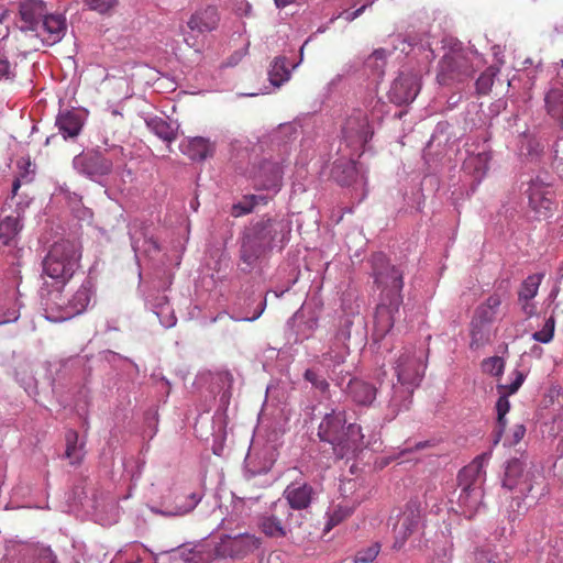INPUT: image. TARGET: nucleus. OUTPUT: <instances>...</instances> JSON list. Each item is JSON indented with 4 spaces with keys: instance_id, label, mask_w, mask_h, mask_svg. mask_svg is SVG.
Returning <instances> with one entry per match:
<instances>
[{
    "instance_id": "1",
    "label": "nucleus",
    "mask_w": 563,
    "mask_h": 563,
    "mask_svg": "<svg viewBox=\"0 0 563 563\" xmlns=\"http://www.w3.org/2000/svg\"><path fill=\"white\" fill-rule=\"evenodd\" d=\"M372 275L382 290L380 301L375 311V333L385 336L399 317L402 303L404 272L399 266L390 265L384 253L371 256Z\"/></svg>"
},
{
    "instance_id": "2",
    "label": "nucleus",
    "mask_w": 563,
    "mask_h": 563,
    "mask_svg": "<svg viewBox=\"0 0 563 563\" xmlns=\"http://www.w3.org/2000/svg\"><path fill=\"white\" fill-rule=\"evenodd\" d=\"M426 366V354L422 350L405 349L394 367L397 384L380 383V396L393 418L409 409L412 394L424 376Z\"/></svg>"
},
{
    "instance_id": "3",
    "label": "nucleus",
    "mask_w": 563,
    "mask_h": 563,
    "mask_svg": "<svg viewBox=\"0 0 563 563\" xmlns=\"http://www.w3.org/2000/svg\"><path fill=\"white\" fill-rule=\"evenodd\" d=\"M290 232V222L285 219L263 217L252 221L239 240L242 271H253L275 246L288 241Z\"/></svg>"
},
{
    "instance_id": "4",
    "label": "nucleus",
    "mask_w": 563,
    "mask_h": 563,
    "mask_svg": "<svg viewBox=\"0 0 563 563\" xmlns=\"http://www.w3.org/2000/svg\"><path fill=\"white\" fill-rule=\"evenodd\" d=\"M318 438L331 445L336 459L353 456L364 446L361 427L346 423L345 410L340 409L324 415L318 428Z\"/></svg>"
},
{
    "instance_id": "5",
    "label": "nucleus",
    "mask_w": 563,
    "mask_h": 563,
    "mask_svg": "<svg viewBox=\"0 0 563 563\" xmlns=\"http://www.w3.org/2000/svg\"><path fill=\"white\" fill-rule=\"evenodd\" d=\"M80 258V247L75 241L55 242L43 260V274L56 285L65 286L79 268Z\"/></svg>"
},
{
    "instance_id": "6",
    "label": "nucleus",
    "mask_w": 563,
    "mask_h": 563,
    "mask_svg": "<svg viewBox=\"0 0 563 563\" xmlns=\"http://www.w3.org/2000/svg\"><path fill=\"white\" fill-rule=\"evenodd\" d=\"M483 64L482 56L471 49H451L439 62L438 81L449 85L451 81H464L472 77Z\"/></svg>"
},
{
    "instance_id": "7",
    "label": "nucleus",
    "mask_w": 563,
    "mask_h": 563,
    "mask_svg": "<svg viewBox=\"0 0 563 563\" xmlns=\"http://www.w3.org/2000/svg\"><path fill=\"white\" fill-rule=\"evenodd\" d=\"M299 517L280 498L273 503L271 512L262 517L260 527L263 533L269 538H283L300 526Z\"/></svg>"
},
{
    "instance_id": "8",
    "label": "nucleus",
    "mask_w": 563,
    "mask_h": 563,
    "mask_svg": "<svg viewBox=\"0 0 563 563\" xmlns=\"http://www.w3.org/2000/svg\"><path fill=\"white\" fill-rule=\"evenodd\" d=\"M258 545L260 542L253 534L240 533L234 537L225 534L220 538L219 542L213 544L206 559H200V562L227 558L242 559L257 549Z\"/></svg>"
},
{
    "instance_id": "9",
    "label": "nucleus",
    "mask_w": 563,
    "mask_h": 563,
    "mask_svg": "<svg viewBox=\"0 0 563 563\" xmlns=\"http://www.w3.org/2000/svg\"><path fill=\"white\" fill-rule=\"evenodd\" d=\"M422 528V512L420 505L409 503L405 510L398 516L394 523V544L393 548L399 550L404 547L408 538Z\"/></svg>"
},
{
    "instance_id": "10",
    "label": "nucleus",
    "mask_w": 563,
    "mask_h": 563,
    "mask_svg": "<svg viewBox=\"0 0 563 563\" xmlns=\"http://www.w3.org/2000/svg\"><path fill=\"white\" fill-rule=\"evenodd\" d=\"M112 167V161L98 151L81 152L73 158V168L91 180L109 175Z\"/></svg>"
},
{
    "instance_id": "11",
    "label": "nucleus",
    "mask_w": 563,
    "mask_h": 563,
    "mask_svg": "<svg viewBox=\"0 0 563 563\" xmlns=\"http://www.w3.org/2000/svg\"><path fill=\"white\" fill-rule=\"evenodd\" d=\"M63 287L62 285H56L53 289L44 287L41 290V305L45 318L49 321L63 322L73 318V314H68V310L71 307L69 297L63 295Z\"/></svg>"
},
{
    "instance_id": "12",
    "label": "nucleus",
    "mask_w": 563,
    "mask_h": 563,
    "mask_svg": "<svg viewBox=\"0 0 563 563\" xmlns=\"http://www.w3.org/2000/svg\"><path fill=\"white\" fill-rule=\"evenodd\" d=\"M343 139L351 147H363L373 136L367 114L354 110L342 126Z\"/></svg>"
},
{
    "instance_id": "13",
    "label": "nucleus",
    "mask_w": 563,
    "mask_h": 563,
    "mask_svg": "<svg viewBox=\"0 0 563 563\" xmlns=\"http://www.w3.org/2000/svg\"><path fill=\"white\" fill-rule=\"evenodd\" d=\"M530 207L543 218L551 216L554 207V191L552 186L540 176L529 181L527 189Z\"/></svg>"
},
{
    "instance_id": "14",
    "label": "nucleus",
    "mask_w": 563,
    "mask_h": 563,
    "mask_svg": "<svg viewBox=\"0 0 563 563\" xmlns=\"http://www.w3.org/2000/svg\"><path fill=\"white\" fill-rule=\"evenodd\" d=\"M523 380L525 375L520 372H516V378L510 385L498 386L500 396L496 402L497 420L494 429V445L499 443L507 426L506 415L510 409L508 396L515 394L520 388Z\"/></svg>"
},
{
    "instance_id": "15",
    "label": "nucleus",
    "mask_w": 563,
    "mask_h": 563,
    "mask_svg": "<svg viewBox=\"0 0 563 563\" xmlns=\"http://www.w3.org/2000/svg\"><path fill=\"white\" fill-rule=\"evenodd\" d=\"M317 498L318 492L312 485L305 481H295L286 486L282 500L287 503L294 512L308 509Z\"/></svg>"
},
{
    "instance_id": "16",
    "label": "nucleus",
    "mask_w": 563,
    "mask_h": 563,
    "mask_svg": "<svg viewBox=\"0 0 563 563\" xmlns=\"http://www.w3.org/2000/svg\"><path fill=\"white\" fill-rule=\"evenodd\" d=\"M420 78L413 73H401L393 82L388 97L397 106L412 102L420 91Z\"/></svg>"
},
{
    "instance_id": "17",
    "label": "nucleus",
    "mask_w": 563,
    "mask_h": 563,
    "mask_svg": "<svg viewBox=\"0 0 563 563\" xmlns=\"http://www.w3.org/2000/svg\"><path fill=\"white\" fill-rule=\"evenodd\" d=\"M67 32V21L63 14L47 13L32 35L44 45L52 46L63 40Z\"/></svg>"
},
{
    "instance_id": "18",
    "label": "nucleus",
    "mask_w": 563,
    "mask_h": 563,
    "mask_svg": "<svg viewBox=\"0 0 563 563\" xmlns=\"http://www.w3.org/2000/svg\"><path fill=\"white\" fill-rule=\"evenodd\" d=\"M503 487L508 490H517L522 497L531 492L530 475L525 471V464L521 460L515 457L507 462Z\"/></svg>"
},
{
    "instance_id": "19",
    "label": "nucleus",
    "mask_w": 563,
    "mask_h": 563,
    "mask_svg": "<svg viewBox=\"0 0 563 563\" xmlns=\"http://www.w3.org/2000/svg\"><path fill=\"white\" fill-rule=\"evenodd\" d=\"M347 354V346L336 345V350L330 349L322 354L319 363L327 371L330 379L335 382L338 386H342L344 378L349 375V371L342 368Z\"/></svg>"
},
{
    "instance_id": "20",
    "label": "nucleus",
    "mask_w": 563,
    "mask_h": 563,
    "mask_svg": "<svg viewBox=\"0 0 563 563\" xmlns=\"http://www.w3.org/2000/svg\"><path fill=\"white\" fill-rule=\"evenodd\" d=\"M283 167L279 163L264 161L260 164L255 175V186L260 189L276 194L282 187Z\"/></svg>"
},
{
    "instance_id": "21",
    "label": "nucleus",
    "mask_w": 563,
    "mask_h": 563,
    "mask_svg": "<svg viewBox=\"0 0 563 563\" xmlns=\"http://www.w3.org/2000/svg\"><path fill=\"white\" fill-rule=\"evenodd\" d=\"M20 24L22 32L33 33L41 21L46 16L48 10L42 0H25L20 3Z\"/></svg>"
},
{
    "instance_id": "22",
    "label": "nucleus",
    "mask_w": 563,
    "mask_h": 563,
    "mask_svg": "<svg viewBox=\"0 0 563 563\" xmlns=\"http://www.w3.org/2000/svg\"><path fill=\"white\" fill-rule=\"evenodd\" d=\"M200 500L201 495L198 493H190L187 495L177 494L175 495L174 503L172 505L163 503L162 508L151 507V511L164 517H180L192 511Z\"/></svg>"
},
{
    "instance_id": "23",
    "label": "nucleus",
    "mask_w": 563,
    "mask_h": 563,
    "mask_svg": "<svg viewBox=\"0 0 563 563\" xmlns=\"http://www.w3.org/2000/svg\"><path fill=\"white\" fill-rule=\"evenodd\" d=\"M490 456V451L484 452L463 467L459 473V484L470 486L478 485L482 487L486 476L485 466L488 464Z\"/></svg>"
},
{
    "instance_id": "24",
    "label": "nucleus",
    "mask_w": 563,
    "mask_h": 563,
    "mask_svg": "<svg viewBox=\"0 0 563 563\" xmlns=\"http://www.w3.org/2000/svg\"><path fill=\"white\" fill-rule=\"evenodd\" d=\"M85 123L84 114L77 110H65L56 117V126L65 140L75 139L79 135Z\"/></svg>"
},
{
    "instance_id": "25",
    "label": "nucleus",
    "mask_w": 563,
    "mask_h": 563,
    "mask_svg": "<svg viewBox=\"0 0 563 563\" xmlns=\"http://www.w3.org/2000/svg\"><path fill=\"white\" fill-rule=\"evenodd\" d=\"M347 396L360 406H371L376 399L377 389L372 384L351 378L345 388Z\"/></svg>"
},
{
    "instance_id": "26",
    "label": "nucleus",
    "mask_w": 563,
    "mask_h": 563,
    "mask_svg": "<svg viewBox=\"0 0 563 563\" xmlns=\"http://www.w3.org/2000/svg\"><path fill=\"white\" fill-rule=\"evenodd\" d=\"M219 23L218 11L214 7H207L196 11L188 21V27L191 32L199 34L210 32L217 27Z\"/></svg>"
},
{
    "instance_id": "27",
    "label": "nucleus",
    "mask_w": 563,
    "mask_h": 563,
    "mask_svg": "<svg viewBox=\"0 0 563 563\" xmlns=\"http://www.w3.org/2000/svg\"><path fill=\"white\" fill-rule=\"evenodd\" d=\"M23 229L20 211L5 216L0 220V243L8 246L16 245L19 235Z\"/></svg>"
},
{
    "instance_id": "28",
    "label": "nucleus",
    "mask_w": 563,
    "mask_h": 563,
    "mask_svg": "<svg viewBox=\"0 0 563 563\" xmlns=\"http://www.w3.org/2000/svg\"><path fill=\"white\" fill-rule=\"evenodd\" d=\"M179 148L183 154L187 155L192 161H203L213 153V145L208 139L201 136L183 141Z\"/></svg>"
},
{
    "instance_id": "29",
    "label": "nucleus",
    "mask_w": 563,
    "mask_h": 563,
    "mask_svg": "<svg viewBox=\"0 0 563 563\" xmlns=\"http://www.w3.org/2000/svg\"><path fill=\"white\" fill-rule=\"evenodd\" d=\"M93 283L90 278H86L80 287L69 297L71 307L68 310V314H73V318L82 313L89 306L93 296Z\"/></svg>"
},
{
    "instance_id": "30",
    "label": "nucleus",
    "mask_w": 563,
    "mask_h": 563,
    "mask_svg": "<svg viewBox=\"0 0 563 563\" xmlns=\"http://www.w3.org/2000/svg\"><path fill=\"white\" fill-rule=\"evenodd\" d=\"M289 324L297 335L296 341H303L313 334L318 327V319L312 312L306 316L303 310H298L290 319Z\"/></svg>"
},
{
    "instance_id": "31",
    "label": "nucleus",
    "mask_w": 563,
    "mask_h": 563,
    "mask_svg": "<svg viewBox=\"0 0 563 563\" xmlns=\"http://www.w3.org/2000/svg\"><path fill=\"white\" fill-rule=\"evenodd\" d=\"M20 308L16 290H11L3 299L0 298V325L16 321Z\"/></svg>"
},
{
    "instance_id": "32",
    "label": "nucleus",
    "mask_w": 563,
    "mask_h": 563,
    "mask_svg": "<svg viewBox=\"0 0 563 563\" xmlns=\"http://www.w3.org/2000/svg\"><path fill=\"white\" fill-rule=\"evenodd\" d=\"M66 451L65 457L69 460L70 464L76 465L81 463L85 457V441L79 440V435L76 431L69 430L65 437Z\"/></svg>"
},
{
    "instance_id": "33",
    "label": "nucleus",
    "mask_w": 563,
    "mask_h": 563,
    "mask_svg": "<svg viewBox=\"0 0 563 563\" xmlns=\"http://www.w3.org/2000/svg\"><path fill=\"white\" fill-rule=\"evenodd\" d=\"M145 123L155 135L167 143H172L177 137V129L161 117H148Z\"/></svg>"
},
{
    "instance_id": "34",
    "label": "nucleus",
    "mask_w": 563,
    "mask_h": 563,
    "mask_svg": "<svg viewBox=\"0 0 563 563\" xmlns=\"http://www.w3.org/2000/svg\"><path fill=\"white\" fill-rule=\"evenodd\" d=\"M490 155L488 152L483 151L477 154L470 155L464 162V169L472 173L476 179L481 180L488 170Z\"/></svg>"
},
{
    "instance_id": "35",
    "label": "nucleus",
    "mask_w": 563,
    "mask_h": 563,
    "mask_svg": "<svg viewBox=\"0 0 563 563\" xmlns=\"http://www.w3.org/2000/svg\"><path fill=\"white\" fill-rule=\"evenodd\" d=\"M461 494L459 496V504L466 507L471 511H476L482 504L483 489L478 485H460Z\"/></svg>"
},
{
    "instance_id": "36",
    "label": "nucleus",
    "mask_w": 563,
    "mask_h": 563,
    "mask_svg": "<svg viewBox=\"0 0 563 563\" xmlns=\"http://www.w3.org/2000/svg\"><path fill=\"white\" fill-rule=\"evenodd\" d=\"M18 175L12 184V195L15 196L21 184H29L35 175V165L30 158L22 157L16 163Z\"/></svg>"
},
{
    "instance_id": "37",
    "label": "nucleus",
    "mask_w": 563,
    "mask_h": 563,
    "mask_svg": "<svg viewBox=\"0 0 563 563\" xmlns=\"http://www.w3.org/2000/svg\"><path fill=\"white\" fill-rule=\"evenodd\" d=\"M545 107L553 119L563 121V87L552 88L548 91Z\"/></svg>"
},
{
    "instance_id": "38",
    "label": "nucleus",
    "mask_w": 563,
    "mask_h": 563,
    "mask_svg": "<svg viewBox=\"0 0 563 563\" xmlns=\"http://www.w3.org/2000/svg\"><path fill=\"white\" fill-rule=\"evenodd\" d=\"M290 77V70L286 66V57L277 56L271 64L268 78L273 86L280 87Z\"/></svg>"
},
{
    "instance_id": "39",
    "label": "nucleus",
    "mask_w": 563,
    "mask_h": 563,
    "mask_svg": "<svg viewBox=\"0 0 563 563\" xmlns=\"http://www.w3.org/2000/svg\"><path fill=\"white\" fill-rule=\"evenodd\" d=\"M544 275L541 273L529 275L521 284L518 300L527 301L532 300L539 290L540 284L543 279Z\"/></svg>"
},
{
    "instance_id": "40",
    "label": "nucleus",
    "mask_w": 563,
    "mask_h": 563,
    "mask_svg": "<svg viewBox=\"0 0 563 563\" xmlns=\"http://www.w3.org/2000/svg\"><path fill=\"white\" fill-rule=\"evenodd\" d=\"M260 202L266 203V197L262 195L245 196L241 201L232 206L231 214L238 218L251 213Z\"/></svg>"
},
{
    "instance_id": "41",
    "label": "nucleus",
    "mask_w": 563,
    "mask_h": 563,
    "mask_svg": "<svg viewBox=\"0 0 563 563\" xmlns=\"http://www.w3.org/2000/svg\"><path fill=\"white\" fill-rule=\"evenodd\" d=\"M358 318V316L355 314H343L339 319L338 323V330L334 335V344L346 346V341L350 340L351 336V329L354 324V319Z\"/></svg>"
},
{
    "instance_id": "42",
    "label": "nucleus",
    "mask_w": 563,
    "mask_h": 563,
    "mask_svg": "<svg viewBox=\"0 0 563 563\" xmlns=\"http://www.w3.org/2000/svg\"><path fill=\"white\" fill-rule=\"evenodd\" d=\"M131 243L135 253L142 252L147 256H153L161 250L158 242L152 236H144L143 240H140L132 234Z\"/></svg>"
},
{
    "instance_id": "43",
    "label": "nucleus",
    "mask_w": 563,
    "mask_h": 563,
    "mask_svg": "<svg viewBox=\"0 0 563 563\" xmlns=\"http://www.w3.org/2000/svg\"><path fill=\"white\" fill-rule=\"evenodd\" d=\"M498 71V68L489 66L481 74L476 80V90L479 95H487L490 91L494 79Z\"/></svg>"
},
{
    "instance_id": "44",
    "label": "nucleus",
    "mask_w": 563,
    "mask_h": 563,
    "mask_svg": "<svg viewBox=\"0 0 563 563\" xmlns=\"http://www.w3.org/2000/svg\"><path fill=\"white\" fill-rule=\"evenodd\" d=\"M353 512V508L347 505H338L333 508V510L329 514V521L327 523V529L330 530L334 526L342 522L345 518L351 516Z\"/></svg>"
},
{
    "instance_id": "45",
    "label": "nucleus",
    "mask_w": 563,
    "mask_h": 563,
    "mask_svg": "<svg viewBox=\"0 0 563 563\" xmlns=\"http://www.w3.org/2000/svg\"><path fill=\"white\" fill-rule=\"evenodd\" d=\"M303 377L307 382H309L312 385L313 388H316L320 393L325 394L329 391L330 385L328 380L322 375H320L316 369H306Z\"/></svg>"
},
{
    "instance_id": "46",
    "label": "nucleus",
    "mask_w": 563,
    "mask_h": 563,
    "mask_svg": "<svg viewBox=\"0 0 563 563\" xmlns=\"http://www.w3.org/2000/svg\"><path fill=\"white\" fill-rule=\"evenodd\" d=\"M380 551L378 542L372 543L367 548L358 550L354 556V563H372Z\"/></svg>"
},
{
    "instance_id": "47",
    "label": "nucleus",
    "mask_w": 563,
    "mask_h": 563,
    "mask_svg": "<svg viewBox=\"0 0 563 563\" xmlns=\"http://www.w3.org/2000/svg\"><path fill=\"white\" fill-rule=\"evenodd\" d=\"M554 327H555V320L553 317H550L542 330L540 331H537L532 334V339L537 342H541V343H549L552 339H553V335H554Z\"/></svg>"
},
{
    "instance_id": "48",
    "label": "nucleus",
    "mask_w": 563,
    "mask_h": 563,
    "mask_svg": "<svg viewBox=\"0 0 563 563\" xmlns=\"http://www.w3.org/2000/svg\"><path fill=\"white\" fill-rule=\"evenodd\" d=\"M494 311L488 309L485 305H482L477 308L475 320L473 321V328L476 329L478 323H490L495 318ZM473 336H476V331L473 330Z\"/></svg>"
},
{
    "instance_id": "49",
    "label": "nucleus",
    "mask_w": 563,
    "mask_h": 563,
    "mask_svg": "<svg viewBox=\"0 0 563 563\" xmlns=\"http://www.w3.org/2000/svg\"><path fill=\"white\" fill-rule=\"evenodd\" d=\"M484 371L494 376H499L503 374L505 368V362L499 356H493L484 361L483 363Z\"/></svg>"
},
{
    "instance_id": "50",
    "label": "nucleus",
    "mask_w": 563,
    "mask_h": 563,
    "mask_svg": "<svg viewBox=\"0 0 563 563\" xmlns=\"http://www.w3.org/2000/svg\"><path fill=\"white\" fill-rule=\"evenodd\" d=\"M15 77V64H11L3 52L0 51V80H13Z\"/></svg>"
},
{
    "instance_id": "51",
    "label": "nucleus",
    "mask_w": 563,
    "mask_h": 563,
    "mask_svg": "<svg viewBox=\"0 0 563 563\" xmlns=\"http://www.w3.org/2000/svg\"><path fill=\"white\" fill-rule=\"evenodd\" d=\"M387 52L384 48L376 49L372 55L368 56L366 65L374 67L378 73H383L385 66Z\"/></svg>"
},
{
    "instance_id": "52",
    "label": "nucleus",
    "mask_w": 563,
    "mask_h": 563,
    "mask_svg": "<svg viewBox=\"0 0 563 563\" xmlns=\"http://www.w3.org/2000/svg\"><path fill=\"white\" fill-rule=\"evenodd\" d=\"M90 10L107 13L117 4L115 0H85Z\"/></svg>"
},
{
    "instance_id": "53",
    "label": "nucleus",
    "mask_w": 563,
    "mask_h": 563,
    "mask_svg": "<svg viewBox=\"0 0 563 563\" xmlns=\"http://www.w3.org/2000/svg\"><path fill=\"white\" fill-rule=\"evenodd\" d=\"M475 562L476 563H501L497 553H495L490 548L481 549L475 553Z\"/></svg>"
},
{
    "instance_id": "54",
    "label": "nucleus",
    "mask_w": 563,
    "mask_h": 563,
    "mask_svg": "<svg viewBox=\"0 0 563 563\" xmlns=\"http://www.w3.org/2000/svg\"><path fill=\"white\" fill-rule=\"evenodd\" d=\"M36 563H56V556L49 548L42 547L37 549Z\"/></svg>"
},
{
    "instance_id": "55",
    "label": "nucleus",
    "mask_w": 563,
    "mask_h": 563,
    "mask_svg": "<svg viewBox=\"0 0 563 563\" xmlns=\"http://www.w3.org/2000/svg\"><path fill=\"white\" fill-rule=\"evenodd\" d=\"M374 2V0L367 2L366 4H363L362 7H360L358 9H356L355 11H344L340 14V16L342 19H344L346 22H352L354 21L356 18H358L364 11L365 9L371 5L372 3Z\"/></svg>"
},
{
    "instance_id": "56",
    "label": "nucleus",
    "mask_w": 563,
    "mask_h": 563,
    "mask_svg": "<svg viewBox=\"0 0 563 563\" xmlns=\"http://www.w3.org/2000/svg\"><path fill=\"white\" fill-rule=\"evenodd\" d=\"M488 309H490L492 311H494V313H496L497 309L499 308V306L501 305V298L499 295L497 294H494L492 296H489L487 299H486V302L484 303Z\"/></svg>"
},
{
    "instance_id": "57",
    "label": "nucleus",
    "mask_w": 563,
    "mask_h": 563,
    "mask_svg": "<svg viewBox=\"0 0 563 563\" xmlns=\"http://www.w3.org/2000/svg\"><path fill=\"white\" fill-rule=\"evenodd\" d=\"M526 433V428L523 424H516L512 429V441L509 444L519 443Z\"/></svg>"
},
{
    "instance_id": "58",
    "label": "nucleus",
    "mask_w": 563,
    "mask_h": 563,
    "mask_svg": "<svg viewBox=\"0 0 563 563\" xmlns=\"http://www.w3.org/2000/svg\"><path fill=\"white\" fill-rule=\"evenodd\" d=\"M522 303L521 308H522V311L525 312V314H527L528 317H531L536 313V305L533 302H531V300H527V301H520Z\"/></svg>"
},
{
    "instance_id": "59",
    "label": "nucleus",
    "mask_w": 563,
    "mask_h": 563,
    "mask_svg": "<svg viewBox=\"0 0 563 563\" xmlns=\"http://www.w3.org/2000/svg\"><path fill=\"white\" fill-rule=\"evenodd\" d=\"M346 169H347V173H349V177L346 179H338L339 183H341L342 185H349L351 183V178H352V176L355 173V166L354 165H349Z\"/></svg>"
},
{
    "instance_id": "60",
    "label": "nucleus",
    "mask_w": 563,
    "mask_h": 563,
    "mask_svg": "<svg viewBox=\"0 0 563 563\" xmlns=\"http://www.w3.org/2000/svg\"><path fill=\"white\" fill-rule=\"evenodd\" d=\"M161 323L165 328H172L176 323V317L173 313H169L165 320H161Z\"/></svg>"
},
{
    "instance_id": "61",
    "label": "nucleus",
    "mask_w": 563,
    "mask_h": 563,
    "mask_svg": "<svg viewBox=\"0 0 563 563\" xmlns=\"http://www.w3.org/2000/svg\"><path fill=\"white\" fill-rule=\"evenodd\" d=\"M296 0H274L275 2V5L278 8V9H283L291 3H294Z\"/></svg>"
},
{
    "instance_id": "62",
    "label": "nucleus",
    "mask_w": 563,
    "mask_h": 563,
    "mask_svg": "<svg viewBox=\"0 0 563 563\" xmlns=\"http://www.w3.org/2000/svg\"><path fill=\"white\" fill-rule=\"evenodd\" d=\"M264 307H265V302L262 305V308L260 309V311H257L253 317H245V318H241L240 320L241 321H254L256 320L263 312L264 310Z\"/></svg>"
},
{
    "instance_id": "63",
    "label": "nucleus",
    "mask_w": 563,
    "mask_h": 563,
    "mask_svg": "<svg viewBox=\"0 0 563 563\" xmlns=\"http://www.w3.org/2000/svg\"><path fill=\"white\" fill-rule=\"evenodd\" d=\"M191 37L190 36H185V42L189 45V46H194L195 43L190 41Z\"/></svg>"
},
{
    "instance_id": "64",
    "label": "nucleus",
    "mask_w": 563,
    "mask_h": 563,
    "mask_svg": "<svg viewBox=\"0 0 563 563\" xmlns=\"http://www.w3.org/2000/svg\"><path fill=\"white\" fill-rule=\"evenodd\" d=\"M559 277L560 278H563V264L561 265V267L559 268Z\"/></svg>"
}]
</instances>
